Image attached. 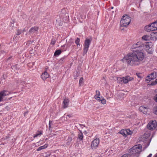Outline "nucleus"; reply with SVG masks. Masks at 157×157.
<instances>
[{"mask_svg":"<svg viewBox=\"0 0 157 157\" xmlns=\"http://www.w3.org/2000/svg\"><path fill=\"white\" fill-rule=\"evenodd\" d=\"M65 60V57H63L60 59L59 60V62L60 63H63V62H64Z\"/></svg>","mask_w":157,"mask_h":157,"instance_id":"nucleus-33","label":"nucleus"},{"mask_svg":"<svg viewBox=\"0 0 157 157\" xmlns=\"http://www.w3.org/2000/svg\"><path fill=\"white\" fill-rule=\"evenodd\" d=\"M155 81L157 83V78L155 80Z\"/></svg>","mask_w":157,"mask_h":157,"instance_id":"nucleus-47","label":"nucleus"},{"mask_svg":"<svg viewBox=\"0 0 157 157\" xmlns=\"http://www.w3.org/2000/svg\"><path fill=\"white\" fill-rule=\"evenodd\" d=\"M42 134V132L40 131H38L35 135H34L33 137L34 138L36 137L39 136H40Z\"/></svg>","mask_w":157,"mask_h":157,"instance_id":"nucleus-24","label":"nucleus"},{"mask_svg":"<svg viewBox=\"0 0 157 157\" xmlns=\"http://www.w3.org/2000/svg\"><path fill=\"white\" fill-rule=\"evenodd\" d=\"M48 146V145L45 144L44 145L41 146L39 147L37 149V151H40L41 150L46 148Z\"/></svg>","mask_w":157,"mask_h":157,"instance_id":"nucleus-19","label":"nucleus"},{"mask_svg":"<svg viewBox=\"0 0 157 157\" xmlns=\"http://www.w3.org/2000/svg\"><path fill=\"white\" fill-rule=\"evenodd\" d=\"M49 76V75L46 71H44L41 75V78L44 80L46 78H48Z\"/></svg>","mask_w":157,"mask_h":157,"instance_id":"nucleus-13","label":"nucleus"},{"mask_svg":"<svg viewBox=\"0 0 157 157\" xmlns=\"http://www.w3.org/2000/svg\"><path fill=\"white\" fill-rule=\"evenodd\" d=\"M143 47L147 52L149 54H151L152 53V50L151 48H150L149 46L147 44H144Z\"/></svg>","mask_w":157,"mask_h":157,"instance_id":"nucleus-11","label":"nucleus"},{"mask_svg":"<svg viewBox=\"0 0 157 157\" xmlns=\"http://www.w3.org/2000/svg\"><path fill=\"white\" fill-rule=\"evenodd\" d=\"M69 100L68 99H64L63 101V108H67L68 105Z\"/></svg>","mask_w":157,"mask_h":157,"instance_id":"nucleus-17","label":"nucleus"},{"mask_svg":"<svg viewBox=\"0 0 157 157\" xmlns=\"http://www.w3.org/2000/svg\"><path fill=\"white\" fill-rule=\"evenodd\" d=\"M67 116H68V117H71V115H67Z\"/></svg>","mask_w":157,"mask_h":157,"instance_id":"nucleus-46","label":"nucleus"},{"mask_svg":"<svg viewBox=\"0 0 157 157\" xmlns=\"http://www.w3.org/2000/svg\"><path fill=\"white\" fill-rule=\"evenodd\" d=\"M140 73H136V75L139 78H141V77L140 76Z\"/></svg>","mask_w":157,"mask_h":157,"instance_id":"nucleus-41","label":"nucleus"},{"mask_svg":"<svg viewBox=\"0 0 157 157\" xmlns=\"http://www.w3.org/2000/svg\"><path fill=\"white\" fill-rule=\"evenodd\" d=\"M151 24V27L153 28L154 31L157 30V21Z\"/></svg>","mask_w":157,"mask_h":157,"instance_id":"nucleus-16","label":"nucleus"},{"mask_svg":"<svg viewBox=\"0 0 157 157\" xmlns=\"http://www.w3.org/2000/svg\"><path fill=\"white\" fill-rule=\"evenodd\" d=\"M157 126V122L155 120L150 121L147 125V128L150 130H153Z\"/></svg>","mask_w":157,"mask_h":157,"instance_id":"nucleus-5","label":"nucleus"},{"mask_svg":"<svg viewBox=\"0 0 157 157\" xmlns=\"http://www.w3.org/2000/svg\"><path fill=\"white\" fill-rule=\"evenodd\" d=\"M157 84V83H156V82L155 81L154 82H151V85L153 86V85H155Z\"/></svg>","mask_w":157,"mask_h":157,"instance_id":"nucleus-39","label":"nucleus"},{"mask_svg":"<svg viewBox=\"0 0 157 157\" xmlns=\"http://www.w3.org/2000/svg\"><path fill=\"white\" fill-rule=\"evenodd\" d=\"M154 99L157 102V94L155 95L154 97Z\"/></svg>","mask_w":157,"mask_h":157,"instance_id":"nucleus-40","label":"nucleus"},{"mask_svg":"<svg viewBox=\"0 0 157 157\" xmlns=\"http://www.w3.org/2000/svg\"><path fill=\"white\" fill-rule=\"evenodd\" d=\"M71 135L73 136H74V135L73 134H72V135Z\"/></svg>","mask_w":157,"mask_h":157,"instance_id":"nucleus-51","label":"nucleus"},{"mask_svg":"<svg viewBox=\"0 0 157 157\" xmlns=\"http://www.w3.org/2000/svg\"><path fill=\"white\" fill-rule=\"evenodd\" d=\"M155 157H157V156H155Z\"/></svg>","mask_w":157,"mask_h":157,"instance_id":"nucleus-53","label":"nucleus"},{"mask_svg":"<svg viewBox=\"0 0 157 157\" xmlns=\"http://www.w3.org/2000/svg\"><path fill=\"white\" fill-rule=\"evenodd\" d=\"M56 42V40L54 39H52L51 42V44L52 45H54L55 44Z\"/></svg>","mask_w":157,"mask_h":157,"instance_id":"nucleus-32","label":"nucleus"},{"mask_svg":"<svg viewBox=\"0 0 157 157\" xmlns=\"http://www.w3.org/2000/svg\"><path fill=\"white\" fill-rule=\"evenodd\" d=\"M121 157H130V155L129 154H125Z\"/></svg>","mask_w":157,"mask_h":157,"instance_id":"nucleus-35","label":"nucleus"},{"mask_svg":"<svg viewBox=\"0 0 157 157\" xmlns=\"http://www.w3.org/2000/svg\"><path fill=\"white\" fill-rule=\"evenodd\" d=\"M62 49V50H56L54 53V56H56L59 55L60 54V53H61V52H62L66 51V48H65L64 49Z\"/></svg>","mask_w":157,"mask_h":157,"instance_id":"nucleus-15","label":"nucleus"},{"mask_svg":"<svg viewBox=\"0 0 157 157\" xmlns=\"http://www.w3.org/2000/svg\"><path fill=\"white\" fill-rule=\"evenodd\" d=\"M10 93L7 90H3L0 92V102L4 100L5 96L8 95Z\"/></svg>","mask_w":157,"mask_h":157,"instance_id":"nucleus-6","label":"nucleus"},{"mask_svg":"<svg viewBox=\"0 0 157 157\" xmlns=\"http://www.w3.org/2000/svg\"><path fill=\"white\" fill-rule=\"evenodd\" d=\"M103 78L104 79H105V77H103Z\"/></svg>","mask_w":157,"mask_h":157,"instance_id":"nucleus-49","label":"nucleus"},{"mask_svg":"<svg viewBox=\"0 0 157 157\" xmlns=\"http://www.w3.org/2000/svg\"><path fill=\"white\" fill-rule=\"evenodd\" d=\"M157 77V73L156 72L154 71L150 75H148L146 79V80L150 81L151 80Z\"/></svg>","mask_w":157,"mask_h":157,"instance_id":"nucleus-8","label":"nucleus"},{"mask_svg":"<svg viewBox=\"0 0 157 157\" xmlns=\"http://www.w3.org/2000/svg\"><path fill=\"white\" fill-rule=\"evenodd\" d=\"M153 27H151V24H149L147 26H146L145 27V29L147 32H150L154 31Z\"/></svg>","mask_w":157,"mask_h":157,"instance_id":"nucleus-14","label":"nucleus"},{"mask_svg":"<svg viewBox=\"0 0 157 157\" xmlns=\"http://www.w3.org/2000/svg\"><path fill=\"white\" fill-rule=\"evenodd\" d=\"M126 131V134L127 135H130L132 133V132L130 129H127L125 130Z\"/></svg>","mask_w":157,"mask_h":157,"instance_id":"nucleus-29","label":"nucleus"},{"mask_svg":"<svg viewBox=\"0 0 157 157\" xmlns=\"http://www.w3.org/2000/svg\"><path fill=\"white\" fill-rule=\"evenodd\" d=\"M38 29L39 28L37 26L32 27L29 30V33L30 35L36 34Z\"/></svg>","mask_w":157,"mask_h":157,"instance_id":"nucleus-9","label":"nucleus"},{"mask_svg":"<svg viewBox=\"0 0 157 157\" xmlns=\"http://www.w3.org/2000/svg\"><path fill=\"white\" fill-rule=\"evenodd\" d=\"M72 140V137L71 136L69 137L67 140V144L69 145L71 143Z\"/></svg>","mask_w":157,"mask_h":157,"instance_id":"nucleus-21","label":"nucleus"},{"mask_svg":"<svg viewBox=\"0 0 157 157\" xmlns=\"http://www.w3.org/2000/svg\"><path fill=\"white\" fill-rule=\"evenodd\" d=\"M120 133L124 136H126V131L125 130H122L120 131Z\"/></svg>","mask_w":157,"mask_h":157,"instance_id":"nucleus-23","label":"nucleus"},{"mask_svg":"<svg viewBox=\"0 0 157 157\" xmlns=\"http://www.w3.org/2000/svg\"><path fill=\"white\" fill-rule=\"evenodd\" d=\"M142 39L144 40H149V36L147 35H145L143 36L142 37Z\"/></svg>","mask_w":157,"mask_h":157,"instance_id":"nucleus-22","label":"nucleus"},{"mask_svg":"<svg viewBox=\"0 0 157 157\" xmlns=\"http://www.w3.org/2000/svg\"><path fill=\"white\" fill-rule=\"evenodd\" d=\"M10 105H7L5 108V109L8 110H9L10 109Z\"/></svg>","mask_w":157,"mask_h":157,"instance_id":"nucleus-36","label":"nucleus"},{"mask_svg":"<svg viewBox=\"0 0 157 157\" xmlns=\"http://www.w3.org/2000/svg\"><path fill=\"white\" fill-rule=\"evenodd\" d=\"M13 59L12 56H10L7 59V61L9 62H10L13 60Z\"/></svg>","mask_w":157,"mask_h":157,"instance_id":"nucleus-34","label":"nucleus"},{"mask_svg":"<svg viewBox=\"0 0 157 157\" xmlns=\"http://www.w3.org/2000/svg\"><path fill=\"white\" fill-rule=\"evenodd\" d=\"M117 82L119 83H122V82L123 83V77H119L117 78Z\"/></svg>","mask_w":157,"mask_h":157,"instance_id":"nucleus-26","label":"nucleus"},{"mask_svg":"<svg viewBox=\"0 0 157 157\" xmlns=\"http://www.w3.org/2000/svg\"><path fill=\"white\" fill-rule=\"evenodd\" d=\"M99 101H101V103L103 104H105L106 103V100L103 98H102L101 99L100 98V100H98Z\"/></svg>","mask_w":157,"mask_h":157,"instance_id":"nucleus-27","label":"nucleus"},{"mask_svg":"<svg viewBox=\"0 0 157 157\" xmlns=\"http://www.w3.org/2000/svg\"><path fill=\"white\" fill-rule=\"evenodd\" d=\"M133 78L131 77L128 75L123 77V83L125 84L127 83L129 81L133 80Z\"/></svg>","mask_w":157,"mask_h":157,"instance_id":"nucleus-10","label":"nucleus"},{"mask_svg":"<svg viewBox=\"0 0 157 157\" xmlns=\"http://www.w3.org/2000/svg\"><path fill=\"white\" fill-rule=\"evenodd\" d=\"M152 156V154H150L148 156H147V157H151Z\"/></svg>","mask_w":157,"mask_h":157,"instance_id":"nucleus-43","label":"nucleus"},{"mask_svg":"<svg viewBox=\"0 0 157 157\" xmlns=\"http://www.w3.org/2000/svg\"><path fill=\"white\" fill-rule=\"evenodd\" d=\"M99 142L100 140L98 138H96L94 140L91 142V148L93 149H96L98 146Z\"/></svg>","mask_w":157,"mask_h":157,"instance_id":"nucleus-7","label":"nucleus"},{"mask_svg":"<svg viewBox=\"0 0 157 157\" xmlns=\"http://www.w3.org/2000/svg\"><path fill=\"white\" fill-rule=\"evenodd\" d=\"M28 113V112H25L24 113V116H25Z\"/></svg>","mask_w":157,"mask_h":157,"instance_id":"nucleus-42","label":"nucleus"},{"mask_svg":"<svg viewBox=\"0 0 157 157\" xmlns=\"http://www.w3.org/2000/svg\"><path fill=\"white\" fill-rule=\"evenodd\" d=\"M24 31H25V29H24L23 31L22 30V32H23Z\"/></svg>","mask_w":157,"mask_h":157,"instance_id":"nucleus-48","label":"nucleus"},{"mask_svg":"<svg viewBox=\"0 0 157 157\" xmlns=\"http://www.w3.org/2000/svg\"><path fill=\"white\" fill-rule=\"evenodd\" d=\"M100 95V92L98 90H96V95L94 96L95 99L99 100L100 99V98L99 97Z\"/></svg>","mask_w":157,"mask_h":157,"instance_id":"nucleus-18","label":"nucleus"},{"mask_svg":"<svg viewBox=\"0 0 157 157\" xmlns=\"http://www.w3.org/2000/svg\"><path fill=\"white\" fill-rule=\"evenodd\" d=\"M75 46V45H74L73 46V47H74Z\"/></svg>","mask_w":157,"mask_h":157,"instance_id":"nucleus-50","label":"nucleus"},{"mask_svg":"<svg viewBox=\"0 0 157 157\" xmlns=\"http://www.w3.org/2000/svg\"><path fill=\"white\" fill-rule=\"evenodd\" d=\"M139 109L140 112H143L144 114H147L148 111V108L147 107L142 106L140 107Z\"/></svg>","mask_w":157,"mask_h":157,"instance_id":"nucleus-12","label":"nucleus"},{"mask_svg":"<svg viewBox=\"0 0 157 157\" xmlns=\"http://www.w3.org/2000/svg\"><path fill=\"white\" fill-rule=\"evenodd\" d=\"M92 39L86 38L84 41L83 45V56L85 55L87 52L89 48L92 41Z\"/></svg>","mask_w":157,"mask_h":157,"instance_id":"nucleus-4","label":"nucleus"},{"mask_svg":"<svg viewBox=\"0 0 157 157\" xmlns=\"http://www.w3.org/2000/svg\"><path fill=\"white\" fill-rule=\"evenodd\" d=\"M22 32V30H18V31H17V34L18 35H19Z\"/></svg>","mask_w":157,"mask_h":157,"instance_id":"nucleus-37","label":"nucleus"},{"mask_svg":"<svg viewBox=\"0 0 157 157\" xmlns=\"http://www.w3.org/2000/svg\"><path fill=\"white\" fill-rule=\"evenodd\" d=\"M154 113L155 114L157 115V107L156 108H155L154 111Z\"/></svg>","mask_w":157,"mask_h":157,"instance_id":"nucleus-38","label":"nucleus"},{"mask_svg":"<svg viewBox=\"0 0 157 157\" xmlns=\"http://www.w3.org/2000/svg\"><path fill=\"white\" fill-rule=\"evenodd\" d=\"M143 46L144 44L140 42L134 44L132 48L135 50H133L132 53L125 56L122 61L126 63L128 66H133L140 64L144 58V54L141 50V48L143 47Z\"/></svg>","mask_w":157,"mask_h":157,"instance_id":"nucleus-1","label":"nucleus"},{"mask_svg":"<svg viewBox=\"0 0 157 157\" xmlns=\"http://www.w3.org/2000/svg\"><path fill=\"white\" fill-rule=\"evenodd\" d=\"M80 39L78 38H77L75 41V42L77 46H78V45L80 46Z\"/></svg>","mask_w":157,"mask_h":157,"instance_id":"nucleus-30","label":"nucleus"},{"mask_svg":"<svg viewBox=\"0 0 157 157\" xmlns=\"http://www.w3.org/2000/svg\"><path fill=\"white\" fill-rule=\"evenodd\" d=\"M65 47V45H63V46H61L62 48H63Z\"/></svg>","mask_w":157,"mask_h":157,"instance_id":"nucleus-45","label":"nucleus"},{"mask_svg":"<svg viewBox=\"0 0 157 157\" xmlns=\"http://www.w3.org/2000/svg\"><path fill=\"white\" fill-rule=\"evenodd\" d=\"M113 7H112V9H113Z\"/></svg>","mask_w":157,"mask_h":157,"instance_id":"nucleus-52","label":"nucleus"},{"mask_svg":"<svg viewBox=\"0 0 157 157\" xmlns=\"http://www.w3.org/2000/svg\"><path fill=\"white\" fill-rule=\"evenodd\" d=\"M83 136V134L81 132L78 134V138L80 140H82Z\"/></svg>","mask_w":157,"mask_h":157,"instance_id":"nucleus-20","label":"nucleus"},{"mask_svg":"<svg viewBox=\"0 0 157 157\" xmlns=\"http://www.w3.org/2000/svg\"><path fill=\"white\" fill-rule=\"evenodd\" d=\"M131 17L126 15L123 16L120 21V25L121 26L127 27L131 21Z\"/></svg>","mask_w":157,"mask_h":157,"instance_id":"nucleus-3","label":"nucleus"},{"mask_svg":"<svg viewBox=\"0 0 157 157\" xmlns=\"http://www.w3.org/2000/svg\"><path fill=\"white\" fill-rule=\"evenodd\" d=\"M52 121H50L49 123V129L50 130H52L51 126L52 124Z\"/></svg>","mask_w":157,"mask_h":157,"instance_id":"nucleus-31","label":"nucleus"},{"mask_svg":"<svg viewBox=\"0 0 157 157\" xmlns=\"http://www.w3.org/2000/svg\"><path fill=\"white\" fill-rule=\"evenodd\" d=\"M83 78L82 77H81L79 81V85L81 86L82 85L83 83Z\"/></svg>","mask_w":157,"mask_h":157,"instance_id":"nucleus-28","label":"nucleus"},{"mask_svg":"<svg viewBox=\"0 0 157 157\" xmlns=\"http://www.w3.org/2000/svg\"><path fill=\"white\" fill-rule=\"evenodd\" d=\"M142 148V146L140 144L134 146L129 150V155L133 156V157H138L141 151Z\"/></svg>","mask_w":157,"mask_h":157,"instance_id":"nucleus-2","label":"nucleus"},{"mask_svg":"<svg viewBox=\"0 0 157 157\" xmlns=\"http://www.w3.org/2000/svg\"><path fill=\"white\" fill-rule=\"evenodd\" d=\"M155 36H157V33H155Z\"/></svg>","mask_w":157,"mask_h":157,"instance_id":"nucleus-44","label":"nucleus"},{"mask_svg":"<svg viewBox=\"0 0 157 157\" xmlns=\"http://www.w3.org/2000/svg\"><path fill=\"white\" fill-rule=\"evenodd\" d=\"M42 134V132L40 131H38L35 135H34L33 137L34 138L36 137L39 136H40Z\"/></svg>","mask_w":157,"mask_h":157,"instance_id":"nucleus-25","label":"nucleus"}]
</instances>
